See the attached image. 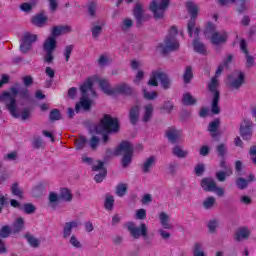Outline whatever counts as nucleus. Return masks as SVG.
<instances>
[{
  "label": "nucleus",
  "instance_id": "7c9ffc66",
  "mask_svg": "<svg viewBox=\"0 0 256 256\" xmlns=\"http://www.w3.org/2000/svg\"><path fill=\"white\" fill-rule=\"evenodd\" d=\"M160 223L164 229H173V226L169 223V215L165 212H161L159 215Z\"/></svg>",
  "mask_w": 256,
  "mask_h": 256
},
{
  "label": "nucleus",
  "instance_id": "c9c22d12",
  "mask_svg": "<svg viewBox=\"0 0 256 256\" xmlns=\"http://www.w3.org/2000/svg\"><path fill=\"white\" fill-rule=\"evenodd\" d=\"M182 103L183 105L191 106V105H195V103H197V100L193 98L191 94L185 93L183 94V97H182Z\"/></svg>",
  "mask_w": 256,
  "mask_h": 256
},
{
  "label": "nucleus",
  "instance_id": "603ef678",
  "mask_svg": "<svg viewBox=\"0 0 256 256\" xmlns=\"http://www.w3.org/2000/svg\"><path fill=\"white\" fill-rule=\"evenodd\" d=\"M194 173L197 177H201L205 173V164H198L194 169Z\"/></svg>",
  "mask_w": 256,
  "mask_h": 256
},
{
  "label": "nucleus",
  "instance_id": "aec40b11",
  "mask_svg": "<svg viewBox=\"0 0 256 256\" xmlns=\"http://www.w3.org/2000/svg\"><path fill=\"white\" fill-rule=\"evenodd\" d=\"M166 137L170 141V143H177L179 137H181V131L171 127L166 131Z\"/></svg>",
  "mask_w": 256,
  "mask_h": 256
},
{
  "label": "nucleus",
  "instance_id": "13d9d810",
  "mask_svg": "<svg viewBox=\"0 0 256 256\" xmlns=\"http://www.w3.org/2000/svg\"><path fill=\"white\" fill-rule=\"evenodd\" d=\"M100 139L97 136H92L90 139V147L91 149L95 150L99 146Z\"/></svg>",
  "mask_w": 256,
  "mask_h": 256
},
{
  "label": "nucleus",
  "instance_id": "bf43d9fd",
  "mask_svg": "<svg viewBox=\"0 0 256 256\" xmlns=\"http://www.w3.org/2000/svg\"><path fill=\"white\" fill-rule=\"evenodd\" d=\"M97 11V4L95 2H91L88 6V14L90 17H95V12Z\"/></svg>",
  "mask_w": 256,
  "mask_h": 256
},
{
  "label": "nucleus",
  "instance_id": "6e6d98bb",
  "mask_svg": "<svg viewBox=\"0 0 256 256\" xmlns=\"http://www.w3.org/2000/svg\"><path fill=\"white\" fill-rule=\"evenodd\" d=\"M220 167H221V169H224L226 171V173H228V176L233 175V170H231V168L227 167V162L225 161V158H221Z\"/></svg>",
  "mask_w": 256,
  "mask_h": 256
},
{
  "label": "nucleus",
  "instance_id": "e433bc0d",
  "mask_svg": "<svg viewBox=\"0 0 256 256\" xmlns=\"http://www.w3.org/2000/svg\"><path fill=\"white\" fill-rule=\"evenodd\" d=\"M11 193L15 197H18V199H23V190L19 188V183L15 182L14 184H12Z\"/></svg>",
  "mask_w": 256,
  "mask_h": 256
},
{
  "label": "nucleus",
  "instance_id": "69168bd1",
  "mask_svg": "<svg viewBox=\"0 0 256 256\" xmlns=\"http://www.w3.org/2000/svg\"><path fill=\"white\" fill-rule=\"evenodd\" d=\"M217 220H210L208 223V229L210 233H215L216 229H217Z\"/></svg>",
  "mask_w": 256,
  "mask_h": 256
},
{
  "label": "nucleus",
  "instance_id": "b1692460",
  "mask_svg": "<svg viewBox=\"0 0 256 256\" xmlns=\"http://www.w3.org/2000/svg\"><path fill=\"white\" fill-rule=\"evenodd\" d=\"M245 83V74L243 72L238 73V77L230 82L231 89H241V85Z\"/></svg>",
  "mask_w": 256,
  "mask_h": 256
},
{
  "label": "nucleus",
  "instance_id": "c03bdc74",
  "mask_svg": "<svg viewBox=\"0 0 256 256\" xmlns=\"http://www.w3.org/2000/svg\"><path fill=\"white\" fill-rule=\"evenodd\" d=\"M127 193V184H119L116 188V194L118 197H124Z\"/></svg>",
  "mask_w": 256,
  "mask_h": 256
},
{
  "label": "nucleus",
  "instance_id": "2eb2a0df",
  "mask_svg": "<svg viewBox=\"0 0 256 256\" xmlns=\"http://www.w3.org/2000/svg\"><path fill=\"white\" fill-rule=\"evenodd\" d=\"M96 163H98V165H93L92 171H101V173L94 176V181L96 183H103V179L107 177V168H105V162L97 160Z\"/></svg>",
  "mask_w": 256,
  "mask_h": 256
},
{
  "label": "nucleus",
  "instance_id": "20e7f679",
  "mask_svg": "<svg viewBox=\"0 0 256 256\" xmlns=\"http://www.w3.org/2000/svg\"><path fill=\"white\" fill-rule=\"evenodd\" d=\"M10 91H4L0 94V101H3L6 105V109L9 111L10 115L14 117V119H19L21 115L19 114V110L17 109V95H19V90L15 87H10Z\"/></svg>",
  "mask_w": 256,
  "mask_h": 256
},
{
  "label": "nucleus",
  "instance_id": "0eeeda50",
  "mask_svg": "<svg viewBox=\"0 0 256 256\" xmlns=\"http://www.w3.org/2000/svg\"><path fill=\"white\" fill-rule=\"evenodd\" d=\"M158 81H160L163 89H171V79H169L167 73L163 72L161 69L152 71L148 85L151 87H158Z\"/></svg>",
  "mask_w": 256,
  "mask_h": 256
},
{
  "label": "nucleus",
  "instance_id": "c85d7f7f",
  "mask_svg": "<svg viewBox=\"0 0 256 256\" xmlns=\"http://www.w3.org/2000/svg\"><path fill=\"white\" fill-rule=\"evenodd\" d=\"M153 165H155V156H150L149 158H147L143 165H142V171L143 173H149V171H151V167H153Z\"/></svg>",
  "mask_w": 256,
  "mask_h": 256
},
{
  "label": "nucleus",
  "instance_id": "774afa93",
  "mask_svg": "<svg viewBox=\"0 0 256 256\" xmlns=\"http://www.w3.org/2000/svg\"><path fill=\"white\" fill-rule=\"evenodd\" d=\"M249 154H250L251 157H252L253 163L256 165V146H252V147L250 148Z\"/></svg>",
  "mask_w": 256,
  "mask_h": 256
},
{
  "label": "nucleus",
  "instance_id": "a19ab883",
  "mask_svg": "<svg viewBox=\"0 0 256 256\" xmlns=\"http://www.w3.org/2000/svg\"><path fill=\"white\" fill-rule=\"evenodd\" d=\"M21 209L26 215H33L37 211V208L32 203H25Z\"/></svg>",
  "mask_w": 256,
  "mask_h": 256
},
{
  "label": "nucleus",
  "instance_id": "f3484780",
  "mask_svg": "<svg viewBox=\"0 0 256 256\" xmlns=\"http://www.w3.org/2000/svg\"><path fill=\"white\" fill-rule=\"evenodd\" d=\"M217 186V183H215V180L213 178H203L201 181V187L207 192L213 193L215 191V187Z\"/></svg>",
  "mask_w": 256,
  "mask_h": 256
},
{
  "label": "nucleus",
  "instance_id": "2f4dec72",
  "mask_svg": "<svg viewBox=\"0 0 256 256\" xmlns=\"http://www.w3.org/2000/svg\"><path fill=\"white\" fill-rule=\"evenodd\" d=\"M59 198L62 199V201L71 202L73 201V194H71V191L67 188H62L60 190Z\"/></svg>",
  "mask_w": 256,
  "mask_h": 256
},
{
  "label": "nucleus",
  "instance_id": "4be33fe9",
  "mask_svg": "<svg viewBox=\"0 0 256 256\" xmlns=\"http://www.w3.org/2000/svg\"><path fill=\"white\" fill-rule=\"evenodd\" d=\"M79 225V223L75 220L70 221V222H66L65 226L63 228V237L64 239H67L69 237H71V233L73 231L74 227H77Z\"/></svg>",
  "mask_w": 256,
  "mask_h": 256
},
{
  "label": "nucleus",
  "instance_id": "4468645a",
  "mask_svg": "<svg viewBox=\"0 0 256 256\" xmlns=\"http://www.w3.org/2000/svg\"><path fill=\"white\" fill-rule=\"evenodd\" d=\"M253 127V122L251 120L244 119L240 125V135L244 141H249L253 136V132L251 131Z\"/></svg>",
  "mask_w": 256,
  "mask_h": 256
},
{
  "label": "nucleus",
  "instance_id": "a211bd4d",
  "mask_svg": "<svg viewBox=\"0 0 256 256\" xmlns=\"http://www.w3.org/2000/svg\"><path fill=\"white\" fill-rule=\"evenodd\" d=\"M71 31V26H54L51 31V36L53 39H57L63 33H69Z\"/></svg>",
  "mask_w": 256,
  "mask_h": 256
},
{
  "label": "nucleus",
  "instance_id": "9b49d317",
  "mask_svg": "<svg viewBox=\"0 0 256 256\" xmlns=\"http://www.w3.org/2000/svg\"><path fill=\"white\" fill-rule=\"evenodd\" d=\"M186 7L189 15H191V19L188 22V35L189 37H193V30L195 29V19H197V15H199V8L197 5H194L193 2H187Z\"/></svg>",
  "mask_w": 256,
  "mask_h": 256
},
{
  "label": "nucleus",
  "instance_id": "6e6552de",
  "mask_svg": "<svg viewBox=\"0 0 256 256\" xmlns=\"http://www.w3.org/2000/svg\"><path fill=\"white\" fill-rule=\"evenodd\" d=\"M57 49V39L49 36L43 43V51L46 53L44 56V62L51 64L53 63L55 56V50Z\"/></svg>",
  "mask_w": 256,
  "mask_h": 256
},
{
  "label": "nucleus",
  "instance_id": "f704fd0d",
  "mask_svg": "<svg viewBox=\"0 0 256 256\" xmlns=\"http://www.w3.org/2000/svg\"><path fill=\"white\" fill-rule=\"evenodd\" d=\"M144 109H145V112H144L142 121H144V123H147L151 119V116L153 115V105L147 104L144 107Z\"/></svg>",
  "mask_w": 256,
  "mask_h": 256
},
{
  "label": "nucleus",
  "instance_id": "f257e3e1",
  "mask_svg": "<svg viewBox=\"0 0 256 256\" xmlns=\"http://www.w3.org/2000/svg\"><path fill=\"white\" fill-rule=\"evenodd\" d=\"M97 83L95 76L87 78V80L80 86V91L82 93V97L80 98V102H78L75 106L76 113L81 111V107L84 111H90L92 101L87 98V91H91L92 97H97V92L93 89V84Z\"/></svg>",
  "mask_w": 256,
  "mask_h": 256
},
{
  "label": "nucleus",
  "instance_id": "a18cd8bd",
  "mask_svg": "<svg viewBox=\"0 0 256 256\" xmlns=\"http://www.w3.org/2000/svg\"><path fill=\"white\" fill-rule=\"evenodd\" d=\"M216 151H217L219 157L225 158V155H227V146H225V144L221 143L216 147Z\"/></svg>",
  "mask_w": 256,
  "mask_h": 256
},
{
  "label": "nucleus",
  "instance_id": "de8ad7c7",
  "mask_svg": "<svg viewBox=\"0 0 256 256\" xmlns=\"http://www.w3.org/2000/svg\"><path fill=\"white\" fill-rule=\"evenodd\" d=\"M61 120V111L59 109H53L50 112V121H59Z\"/></svg>",
  "mask_w": 256,
  "mask_h": 256
},
{
  "label": "nucleus",
  "instance_id": "a878e982",
  "mask_svg": "<svg viewBox=\"0 0 256 256\" xmlns=\"http://www.w3.org/2000/svg\"><path fill=\"white\" fill-rule=\"evenodd\" d=\"M250 235H251V232H249V230H247V228H240L235 233V241H237V242L245 241V239H249Z\"/></svg>",
  "mask_w": 256,
  "mask_h": 256
},
{
  "label": "nucleus",
  "instance_id": "6ab92c4d",
  "mask_svg": "<svg viewBox=\"0 0 256 256\" xmlns=\"http://www.w3.org/2000/svg\"><path fill=\"white\" fill-rule=\"evenodd\" d=\"M12 235H17L18 233H21L23 229H25V220L23 217L17 218L14 223L12 224Z\"/></svg>",
  "mask_w": 256,
  "mask_h": 256
},
{
  "label": "nucleus",
  "instance_id": "338daca9",
  "mask_svg": "<svg viewBox=\"0 0 256 256\" xmlns=\"http://www.w3.org/2000/svg\"><path fill=\"white\" fill-rule=\"evenodd\" d=\"M18 95L21 97V99H29V89L23 88L20 91H18Z\"/></svg>",
  "mask_w": 256,
  "mask_h": 256
},
{
  "label": "nucleus",
  "instance_id": "dca6fc26",
  "mask_svg": "<svg viewBox=\"0 0 256 256\" xmlns=\"http://www.w3.org/2000/svg\"><path fill=\"white\" fill-rule=\"evenodd\" d=\"M47 21H49V18L44 13H38L31 18L32 25L39 28L47 25Z\"/></svg>",
  "mask_w": 256,
  "mask_h": 256
},
{
  "label": "nucleus",
  "instance_id": "864d4df0",
  "mask_svg": "<svg viewBox=\"0 0 256 256\" xmlns=\"http://www.w3.org/2000/svg\"><path fill=\"white\" fill-rule=\"evenodd\" d=\"M194 256H205V252L201 250V243H196L193 250Z\"/></svg>",
  "mask_w": 256,
  "mask_h": 256
},
{
  "label": "nucleus",
  "instance_id": "09e8293b",
  "mask_svg": "<svg viewBox=\"0 0 256 256\" xmlns=\"http://www.w3.org/2000/svg\"><path fill=\"white\" fill-rule=\"evenodd\" d=\"M215 205V197L210 196L207 199L204 200L203 206L205 209H211Z\"/></svg>",
  "mask_w": 256,
  "mask_h": 256
},
{
  "label": "nucleus",
  "instance_id": "5fc2aeb1",
  "mask_svg": "<svg viewBox=\"0 0 256 256\" xmlns=\"http://www.w3.org/2000/svg\"><path fill=\"white\" fill-rule=\"evenodd\" d=\"M103 32V26L96 25L92 28V37L94 39H97L99 37V34Z\"/></svg>",
  "mask_w": 256,
  "mask_h": 256
},
{
  "label": "nucleus",
  "instance_id": "0e129e2a",
  "mask_svg": "<svg viewBox=\"0 0 256 256\" xmlns=\"http://www.w3.org/2000/svg\"><path fill=\"white\" fill-rule=\"evenodd\" d=\"M110 59L109 57L105 56V55H101L98 59V64L100 65V67H104V65H107V63H110Z\"/></svg>",
  "mask_w": 256,
  "mask_h": 256
},
{
  "label": "nucleus",
  "instance_id": "680f3d73",
  "mask_svg": "<svg viewBox=\"0 0 256 256\" xmlns=\"http://www.w3.org/2000/svg\"><path fill=\"white\" fill-rule=\"evenodd\" d=\"M157 92L153 91V92H147V90H144V97L145 99H148L150 101H153V99H157Z\"/></svg>",
  "mask_w": 256,
  "mask_h": 256
},
{
  "label": "nucleus",
  "instance_id": "3c124183",
  "mask_svg": "<svg viewBox=\"0 0 256 256\" xmlns=\"http://www.w3.org/2000/svg\"><path fill=\"white\" fill-rule=\"evenodd\" d=\"M133 27V20L131 18H125L122 23V30L127 31Z\"/></svg>",
  "mask_w": 256,
  "mask_h": 256
},
{
  "label": "nucleus",
  "instance_id": "5701e85b",
  "mask_svg": "<svg viewBox=\"0 0 256 256\" xmlns=\"http://www.w3.org/2000/svg\"><path fill=\"white\" fill-rule=\"evenodd\" d=\"M140 111H141V108L138 105H135V106H133L130 109L129 119H130V123L132 125H136L137 121H139V113H140Z\"/></svg>",
  "mask_w": 256,
  "mask_h": 256
},
{
  "label": "nucleus",
  "instance_id": "cd10ccee",
  "mask_svg": "<svg viewBox=\"0 0 256 256\" xmlns=\"http://www.w3.org/2000/svg\"><path fill=\"white\" fill-rule=\"evenodd\" d=\"M221 124V120L219 118L215 119L214 121L210 122L208 126V131L212 133L213 139L217 137V129H219V125Z\"/></svg>",
  "mask_w": 256,
  "mask_h": 256
},
{
  "label": "nucleus",
  "instance_id": "8fccbe9b",
  "mask_svg": "<svg viewBox=\"0 0 256 256\" xmlns=\"http://www.w3.org/2000/svg\"><path fill=\"white\" fill-rule=\"evenodd\" d=\"M215 33V24L208 22L204 31V35H213Z\"/></svg>",
  "mask_w": 256,
  "mask_h": 256
},
{
  "label": "nucleus",
  "instance_id": "393cba45",
  "mask_svg": "<svg viewBox=\"0 0 256 256\" xmlns=\"http://www.w3.org/2000/svg\"><path fill=\"white\" fill-rule=\"evenodd\" d=\"M221 99V93H216L213 96L211 111L214 115H219L221 113V108H219V100Z\"/></svg>",
  "mask_w": 256,
  "mask_h": 256
},
{
  "label": "nucleus",
  "instance_id": "79ce46f5",
  "mask_svg": "<svg viewBox=\"0 0 256 256\" xmlns=\"http://www.w3.org/2000/svg\"><path fill=\"white\" fill-rule=\"evenodd\" d=\"M173 155H175L176 157H179V159H184V157H187L188 152L181 149V147L179 146H175L173 148Z\"/></svg>",
  "mask_w": 256,
  "mask_h": 256
},
{
  "label": "nucleus",
  "instance_id": "39448f33",
  "mask_svg": "<svg viewBox=\"0 0 256 256\" xmlns=\"http://www.w3.org/2000/svg\"><path fill=\"white\" fill-rule=\"evenodd\" d=\"M100 125L104 131L102 136L103 143L109 141V134L118 133L120 129L119 119L113 118L109 114H104L103 119L100 120Z\"/></svg>",
  "mask_w": 256,
  "mask_h": 256
},
{
  "label": "nucleus",
  "instance_id": "7ed1b4c3",
  "mask_svg": "<svg viewBox=\"0 0 256 256\" xmlns=\"http://www.w3.org/2000/svg\"><path fill=\"white\" fill-rule=\"evenodd\" d=\"M177 35H179L177 26H172L164 40V44L160 43L157 46L161 55H167L168 53H171V51H177V49H179V40H177Z\"/></svg>",
  "mask_w": 256,
  "mask_h": 256
},
{
  "label": "nucleus",
  "instance_id": "4c0bfd02",
  "mask_svg": "<svg viewBox=\"0 0 256 256\" xmlns=\"http://www.w3.org/2000/svg\"><path fill=\"white\" fill-rule=\"evenodd\" d=\"M9 235H13V230L9 225L2 226L0 229V239H7Z\"/></svg>",
  "mask_w": 256,
  "mask_h": 256
},
{
  "label": "nucleus",
  "instance_id": "ddd939ff",
  "mask_svg": "<svg viewBox=\"0 0 256 256\" xmlns=\"http://www.w3.org/2000/svg\"><path fill=\"white\" fill-rule=\"evenodd\" d=\"M133 16L136 19V27H142L143 22L149 19V15L143 14V4L136 3L133 10Z\"/></svg>",
  "mask_w": 256,
  "mask_h": 256
},
{
  "label": "nucleus",
  "instance_id": "423d86ee",
  "mask_svg": "<svg viewBox=\"0 0 256 256\" xmlns=\"http://www.w3.org/2000/svg\"><path fill=\"white\" fill-rule=\"evenodd\" d=\"M133 146L129 141H122L117 148H115L113 155L114 157H119L123 153L122 156V167L125 169L131 165V161H133Z\"/></svg>",
  "mask_w": 256,
  "mask_h": 256
},
{
  "label": "nucleus",
  "instance_id": "052dcab7",
  "mask_svg": "<svg viewBox=\"0 0 256 256\" xmlns=\"http://www.w3.org/2000/svg\"><path fill=\"white\" fill-rule=\"evenodd\" d=\"M246 55V67L250 69V67H253L255 65V58L251 56L249 53Z\"/></svg>",
  "mask_w": 256,
  "mask_h": 256
},
{
  "label": "nucleus",
  "instance_id": "4d7b16f0",
  "mask_svg": "<svg viewBox=\"0 0 256 256\" xmlns=\"http://www.w3.org/2000/svg\"><path fill=\"white\" fill-rule=\"evenodd\" d=\"M227 175H229V173H227V171H225V172L218 171V172H216V179L218 181H220V183H223V181H225V179H227Z\"/></svg>",
  "mask_w": 256,
  "mask_h": 256
},
{
  "label": "nucleus",
  "instance_id": "e2e57ef3",
  "mask_svg": "<svg viewBox=\"0 0 256 256\" xmlns=\"http://www.w3.org/2000/svg\"><path fill=\"white\" fill-rule=\"evenodd\" d=\"M136 218L140 220L147 219V210L146 209L137 210Z\"/></svg>",
  "mask_w": 256,
  "mask_h": 256
},
{
  "label": "nucleus",
  "instance_id": "f8f14e48",
  "mask_svg": "<svg viewBox=\"0 0 256 256\" xmlns=\"http://www.w3.org/2000/svg\"><path fill=\"white\" fill-rule=\"evenodd\" d=\"M39 39L37 34H32L31 32H26L22 36V42L20 44L21 53L27 54L31 51V47L33 43H35Z\"/></svg>",
  "mask_w": 256,
  "mask_h": 256
},
{
  "label": "nucleus",
  "instance_id": "473e14b6",
  "mask_svg": "<svg viewBox=\"0 0 256 256\" xmlns=\"http://www.w3.org/2000/svg\"><path fill=\"white\" fill-rule=\"evenodd\" d=\"M217 87H219V80L217 79V77H213L211 79V82L208 84V91H210V93H213V96L217 95V93H220L219 90H217Z\"/></svg>",
  "mask_w": 256,
  "mask_h": 256
},
{
  "label": "nucleus",
  "instance_id": "58836bf2",
  "mask_svg": "<svg viewBox=\"0 0 256 256\" xmlns=\"http://www.w3.org/2000/svg\"><path fill=\"white\" fill-rule=\"evenodd\" d=\"M115 205V198L111 195L106 196L104 207L107 211H113Z\"/></svg>",
  "mask_w": 256,
  "mask_h": 256
},
{
  "label": "nucleus",
  "instance_id": "49530a36",
  "mask_svg": "<svg viewBox=\"0 0 256 256\" xmlns=\"http://www.w3.org/2000/svg\"><path fill=\"white\" fill-rule=\"evenodd\" d=\"M236 185L240 190L247 189V186L249 185V181H247L245 178L240 177L236 180Z\"/></svg>",
  "mask_w": 256,
  "mask_h": 256
},
{
  "label": "nucleus",
  "instance_id": "37998d69",
  "mask_svg": "<svg viewBox=\"0 0 256 256\" xmlns=\"http://www.w3.org/2000/svg\"><path fill=\"white\" fill-rule=\"evenodd\" d=\"M74 46L73 45H67L64 48L63 56L65 57L66 63H69V60L71 59V53H73Z\"/></svg>",
  "mask_w": 256,
  "mask_h": 256
},
{
  "label": "nucleus",
  "instance_id": "9d476101",
  "mask_svg": "<svg viewBox=\"0 0 256 256\" xmlns=\"http://www.w3.org/2000/svg\"><path fill=\"white\" fill-rule=\"evenodd\" d=\"M126 226L133 239H139V237H144L145 239L147 237L148 230L146 223H141L140 227H137L134 222H128Z\"/></svg>",
  "mask_w": 256,
  "mask_h": 256
},
{
  "label": "nucleus",
  "instance_id": "c756f323",
  "mask_svg": "<svg viewBox=\"0 0 256 256\" xmlns=\"http://www.w3.org/2000/svg\"><path fill=\"white\" fill-rule=\"evenodd\" d=\"M87 143H89V140H87L85 136H79L74 141L76 151H82V149L86 147Z\"/></svg>",
  "mask_w": 256,
  "mask_h": 256
},
{
  "label": "nucleus",
  "instance_id": "72a5a7b5",
  "mask_svg": "<svg viewBox=\"0 0 256 256\" xmlns=\"http://www.w3.org/2000/svg\"><path fill=\"white\" fill-rule=\"evenodd\" d=\"M192 79H193V68L191 66H187L183 74V81L185 85H188V83H191Z\"/></svg>",
  "mask_w": 256,
  "mask_h": 256
},
{
  "label": "nucleus",
  "instance_id": "1a4fd4ad",
  "mask_svg": "<svg viewBox=\"0 0 256 256\" xmlns=\"http://www.w3.org/2000/svg\"><path fill=\"white\" fill-rule=\"evenodd\" d=\"M170 0H152L150 3V11H152L156 19H163Z\"/></svg>",
  "mask_w": 256,
  "mask_h": 256
},
{
  "label": "nucleus",
  "instance_id": "bb28decb",
  "mask_svg": "<svg viewBox=\"0 0 256 256\" xmlns=\"http://www.w3.org/2000/svg\"><path fill=\"white\" fill-rule=\"evenodd\" d=\"M193 48L196 53H200V55H205L207 53V49L205 48V44L199 41V38H195L193 41Z\"/></svg>",
  "mask_w": 256,
  "mask_h": 256
},
{
  "label": "nucleus",
  "instance_id": "412c9836",
  "mask_svg": "<svg viewBox=\"0 0 256 256\" xmlns=\"http://www.w3.org/2000/svg\"><path fill=\"white\" fill-rule=\"evenodd\" d=\"M227 42V33L220 34L219 32H214L211 36V43L213 45H221V43Z\"/></svg>",
  "mask_w": 256,
  "mask_h": 256
},
{
  "label": "nucleus",
  "instance_id": "f03ea898",
  "mask_svg": "<svg viewBox=\"0 0 256 256\" xmlns=\"http://www.w3.org/2000/svg\"><path fill=\"white\" fill-rule=\"evenodd\" d=\"M100 89L105 93V95H133V88L127 83H120L116 85V87L111 88V84L107 79H101L99 76H95L94 78Z\"/></svg>",
  "mask_w": 256,
  "mask_h": 256
},
{
  "label": "nucleus",
  "instance_id": "ea45409f",
  "mask_svg": "<svg viewBox=\"0 0 256 256\" xmlns=\"http://www.w3.org/2000/svg\"><path fill=\"white\" fill-rule=\"evenodd\" d=\"M25 239H27L30 247H33L34 249H37V247H39V239L35 238V236L31 234H26Z\"/></svg>",
  "mask_w": 256,
  "mask_h": 256
}]
</instances>
